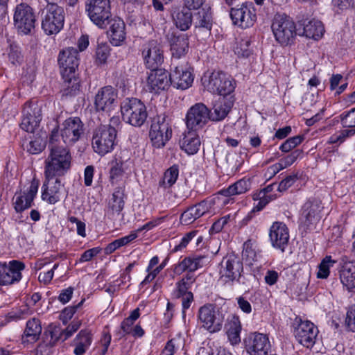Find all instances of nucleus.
I'll return each instance as SVG.
<instances>
[{"instance_id": "nucleus-1", "label": "nucleus", "mask_w": 355, "mask_h": 355, "mask_svg": "<svg viewBox=\"0 0 355 355\" xmlns=\"http://www.w3.org/2000/svg\"><path fill=\"white\" fill-rule=\"evenodd\" d=\"M48 149L49 154L44 162L45 177L64 175L71 168L72 157L69 149L61 144L58 130L51 131Z\"/></svg>"}, {"instance_id": "nucleus-2", "label": "nucleus", "mask_w": 355, "mask_h": 355, "mask_svg": "<svg viewBox=\"0 0 355 355\" xmlns=\"http://www.w3.org/2000/svg\"><path fill=\"white\" fill-rule=\"evenodd\" d=\"M202 84L208 92L223 96L230 95L235 89V80L222 71H207L201 78Z\"/></svg>"}, {"instance_id": "nucleus-3", "label": "nucleus", "mask_w": 355, "mask_h": 355, "mask_svg": "<svg viewBox=\"0 0 355 355\" xmlns=\"http://www.w3.org/2000/svg\"><path fill=\"white\" fill-rule=\"evenodd\" d=\"M123 120L132 126L140 127L147 119L146 105L136 98L124 99L121 104Z\"/></svg>"}, {"instance_id": "nucleus-4", "label": "nucleus", "mask_w": 355, "mask_h": 355, "mask_svg": "<svg viewBox=\"0 0 355 355\" xmlns=\"http://www.w3.org/2000/svg\"><path fill=\"white\" fill-rule=\"evenodd\" d=\"M116 137V129L110 125L97 128L93 135L92 146L96 153L103 155L114 148Z\"/></svg>"}, {"instance_id": "nucleus-5", "label": "nucleus", "mask_w": 355, "mask_h": 355, "mask_svg": "<svg viewBox=\"0 0 355 355\" xmlns=\"http://www.w3.org/2000/svg\"><path fill=\"white\" fill-rule=\"evenodd\" d=\"M171 135L172 130L167 116L165 114L154 116L149 131V137L153 146L157 148L164 147Z\"/></svg>"}, {"instance_id": "nucleus-6", "label": "nucleus", "mask_w": 355, "mask_h": 355, "mask_svg": "<svg viewBox=\"0 0 355 355\" xmlns=\"http://www.w3.org/2000/svg\"><path fill=\"white\" fill-rule=\"evenodd\" d=\"M243 270V263L234 254L224 257L219 264V278L224 283L239 282Z\"/></svg>"}, {"instance_id": "nucleus-7", "label": "nucleus", "mask_w": 355, "mask_h": 355, "mask_svg": "<svg viewBox=\"0 0 355 355\" xmlns=\"http://www.w3.org/2000/svg\"><path fill=\"white\" fill-rule=\"evenodd\" d=\"M85 130V125L80 118L69 117L60 125L59 137H61L65 145L72 146L84 136Z\"/></svg>"}, {"instance_id": "nucleus-8", "label": "nucleus", "mask_w": 355, "mask_h": 355, "mask_svg": "<svg viewBox=\"0 0 355 355\" xmlns=\"http://www.w3.org/2000/svg\"><path fill=\"white\" fill-rule=\"evenodd\" d=\"M198 318L202 327L211 333L220 331L224 320L219 310L211 304H205L200 308Z\"/></svg>"}, {"instance_id": "nucleus-9", "label": "nucleus", "mask_w": 355, "mask_h": 355, "mask_svg": "<svg viewBox=\"0 0 355 355\" xmlns=\"http://www.w3.org/2000/svg\"><path fill=\"white\" fill-rule=\"evenodd\" d=\"M294 334L297 340L306 348L312 347L316 340L318 329L317 327L309 320H302L301 318H295Z\"/></svg>"}, {"instance_id": "nucleus-10", "label": "nucleus", "mask_w": 355, "mask_h": 355, "mask_svg": "<svg viewBox=\"0 0 355 355\" xmlns=\"http://www.w3.org/2000/svg\"><path fill=\"white\" fill-rule=\"evenodd\" d=\"M210 110L202 103L191 106L186 115V125L188 130H199L210 120Z\"/></svg>"}, {"instance_id": "nucleus-11", "label": "nucleus", "mask_w": 355, "mask_h": 355, "mask_svg": "<svg viewBox=\"0 0 355 355\" xmlns=\"http://www.w3.org/2000/svg\"><path fill=\"white\" fill-rule=\"evenodd\" d=\"M58 61L63 77H69L70 83L79 64L78 51L73 47L63 49L59 53Z\"/></svg>"}, {"instance_id": "nucleus-12", "label": "nucleus", "mask_w": 355, "mask_h": 355, "mask_svg": "<svg viewBox=\"0 0 355 355\" xmlns=\"http://www.w3.org/2000/svg\"><path fill=\"white\" fill-rule=\"evenodd\" d=\"M173 64H175L173 63ZM191 67L187 62L175 64L174 69L170 73L171 84L177 89L184 90L190 87L193 82Z\"/></svg>"}, {"instance_id": "nucleus-13", "label": "nucleus", "mask_w": 355, "mask_h": 355, "mask_svg": "<svg viewBox=\"0 0 355 355\" xmlns=\"http://www.w3.org/2000/svg\"><path fill=\"white\" fill-rule=\"evenodd\" d=\"M24 268L25 264L18 260H12L8 263H0V284L6 286L19 282Z\"/></svg>"}, {"instance_id": "nucleus-14", "label": "nucleus", "mask_w": 355, "mask_h": 355, "mask_svg": "<svg viewBox=\"0 0 355 355\" xmlns=\"http://www.w3.org/2000/svg\"><path fill=\"white\" fill-rule=\"evenodd\" d=\"M141 54L146 67L150 69L158 68L164 61L162 47L155 40L145 43L142 46Z\"/></svg>"}, {"instance_id": "nucleus-15", "label": "nucleus", "mask_w": 355, "mask_h": 355, "mask_svg": "<svg viewBox=\"0 0 355 355\" xmlns=\"http://www.w3.org/2000/svg\"><path fill=\"white\" fill-rule=\"evenodd\" d=\"M245 348L250 355H267L270 343L266 334L254 333L244 339Z\"/></svg>"}, {"instance_id": "nucleus-16", "label": "nucleus", "mask_w": 355, "mask_h": 355, "mask_svg": "<svg viewBox=\"0 0 355 355\" xmlns=\"http://www.w3.org/2000/svg\"><path fill=\"white\" fill-rule=\"evenodd\" d=\"M42 120V108L37 104L26 103L23 109L20 126L28 132H33Z\"/></svg>"}, {"instance_id": "nucleus-17", "label": "nucleus", "mask_w": 355, "mask_h": 355, "mask_svg": "<svg viewBox=\"0 0 355 355\" xmlns=\"http://www.w3.org/2000/svg\"><path fill=\"white\" fill-rule=\"evenodd\" d=\"M110 0H87L86 10L93 22H104L111 16Z\"/></svg>"}, {"instance_id": "nucleus-18", "label": "nucleus", "mask_w": 355, "mask_h": 355, "mask_svg": "<svg viewBox=\"0 0 355 355\" xmlns=\"http://www.w3.org/2000/svg\"><path fill=\"white\" fill-rule=\"evenodd\" d=\"M38 181L33 180L25 190L17 191L13 197V204L17 212H21L32 206L33 200L37 193Z\"/></svg>"}, {"instance_id": "nucleus-19", "label": "nucleus", "mask_w": 355, "mask_h": 355, "mask_svg": "<svg viewBox=\"0 0 355 355\" xmlns=\"http://www.w3.org/2000/svg\"><path fill=\"white\" fill-rule=\"evenodd\" d=\"M117 94L111 86L98 90L95 96L94 105L97 111L110 112L116 106Z\"/></svg>"}, {"instance_id": "nucleus-20", "label": "nucleus", "mask_w": 355, "mask_h": 355, "mask_svg": "<svg viewBox=\"0 0 355 355\" xmlns=\"http://www.w3.org/2000/svg\"><path fill=\"white\" fill-rule=\"evenodd\" d=\"M269 238L272 247L284 252L289 241V231L282 222H274L270 228Z\"/></svg>"}, {"instance_id": "nucleus-21", "label": "nucleus", "mask_w": 355, "mask_h": 355, "mask_svg": "<svg viewBox=\"0 0 355 355\" xmlns=\"http://www.w3.org/2000/svg\"><path fill=\"white\" fill-rule=\"evenodd\" d=\"M171 84L170 74L163 69H151L147 79V88L150 92L159 93Z\"/></svg>"}, {"instance_id": "nucleus-22", "label": "nucleus", "mask_w": 355, "mask_h": 355, "mask_svg": "<svg viewBox=\"0 0 355 355\" xmlns=\"http://www.w3.org/2000/svg\"><path fill=\"white\" fill-rule=\"evenodd\" d=\"M60 327L55 325H50L45 331L42 341L36 349L37 355H51L54 350V347L60 340Z\"/></svg>"}, {"instance_id": "nucleus-23", "label": "nucleus", "mask_w": 355, "mask_h": 355, "mask_svg": "<svg viewBox=\"0 0 355 355\" xmlns=\"http://www.w3.org/2000/svg\"><path fill=\"white\" fill-rule=\"evenodd\" d=\"M271 28L276 40L282 45L291 44L299 32L297 24H272Z\"/></svg>"}, {"instance_id": "nucleus-24", "label": "nucleus", "mask_w": 355, "mask_h": 355, "mask_svg": "<svg viewBox=\"0 0 355 355\" xmlns=\"http://www.w3.org/2000/svg\"><path fill=\"white\" fill-rule=\"evenodd\" d=\"M321 209V202L315 198L309 199L302 206L300 216L301 223L306 227L314 224L319 220Z\"/></svg>"}, {"instance_id": "nucleus-25", "label": "nucleus", "mask_w": 355, "mask_h": 355, "mask_svg": "<svg viewBox=\"0 0 355 355\" xmlns=\"http://www.w3.org/2000/svg\"><path fill=\"white\" fill-rule=\"evenodd\" d=\"M62 187L63 186L59 179L46 177V181L42 186V200L51 205L55 204L60 200Z\"/></svg>"}, {"instance_id": "nucleus-26", "label": "nucleus", "mask_w": 355, "mask_h": 355, "mask_svg": "<svg viewBox=\"0 0 355 355\" xmlns=\"http://www.w3.org/2000/svg\"><path fill=\"white\" fill-rule=\"evenodd\" d=\"M207 261V257L202 255L185 257L175 266L173 271L178 275H180L186 270H188V272L192 273V272L203 267Z\"/></svg>"}, {"instance_id": "nucleus-27", "label": "nucleus", "mask_w": 355, "mask_h": 355, "mask_svg": "<svg viewBox=\"0 0 355 355\" xmlns=\"http://www.w3.org/2000/svg\"><path fill=\"white\" fill-rule=\"evenodd\" d=\"M341 261V283L349 291H353L355 289V261L347 260L346 257L342 258Z\"/></svg>"}, {"instance_id": "nucleus-28", "label": "nucleus", "mask_w": 355, "mask_h": 355, "mask_svg": "<svg viewBox=\"0 0 355 355\" xmlns=\"http://www.w3.org/2000/svg\"><path fill=\"white\" fill-rule=\"evenodd\" d=\"M179 144L181 149L188 155H194L199 150L201 141L197 130H188L182 134Z\"/></svg>"}, {"instance_id": "nucleus-29", "label": "nucleus", "mask_w": 355, "mask_h": 355, "mask_svg": "<svg viewBox=\"0 0 355 355\" xmlns=\"http://www.w3.org/2000/svg\"><path fill=\"white\" fill-rule=\"evenodd\" d=\"M234 105V101L232 97L225 98L220 97L216 101L211 110H210V120L213 121H220L223 120L228 114Z\"/></svg>"}, {"instance_id": "nucleus-30", "label": "nucleus", "mask_w": 355, "mask_h": 355, "mask_svg": "<svg viewBox=\"0 0 355 355\" xmlns=\"http://www.w3.org/2000/svg\"><path fill=\"white\" fill-rule=\"evenodd\" d=\"M209 208L210 203L208 201L202 200L184 211L181 215L180 221L186 225L191 224L196 219L208 212Z\"/></svg>"}, {"instance_id": "nucleus-31", "label": "nucleus", "mask_w": 355, "mask_h": 355, "mask_svg": "<svg viewBox=\"0 0 355 355\" xmlns=\"http://www.w3.org/2000/svg\"><path fill=\"white\" fill-rule=\"evenodd\" d=\"M230 17L233 22H249L257 20L254 8L245 3H243L239 8H232L230 10Z\"/></svg>"}, {"instance_id": "nucleus-32", "label": "nucleus", "mask_w": 355, "mask_h": 355, "mask_svg": "<svg viewBox=\"0 0 355 355\" xmlns=\"http://www.w3.org/2000/svg\"><path fill=\"white\" fill-rule=\"evenodd\" d=\"M49 4L42 12V22H64V9L53 2H48Z\"/></svg>"}, {"instance_id": "nucleus-33", "label": "nucleus", "mask_w": 355, "mask_h": 355, "mask_svg": "<svg viewBox=\"0 0 355 355\" xmlns=\"http://www.w3.org/2000/svg\"><path fill=\"white\" fill-rule=\"evenodd\" d=\"M92 342L91 331L88 329L81 330L73 340L75 355H83L89 349Z\"/></svg>"}, {"instance_id": "nucleus-34", "label": "nucleus", "mask_w": 355, "mask_h": 355, "mask_svg": "<svg viewBox=\"0 0 355 355\" xmlns=\"http://www.w3.org/2000/svg\"><path fill=\"white\" fill-rule=\"evenodd\" d=\"M188 37L184 35L174 37L171 43V51L173 59H180L189 51Z\"/></svg>"}, {"instance_id": "nucleus-35", "label": "nucleus", "mask_w": 355, "mask_h": 355, "mask_svg": "<svg viewBox=\"0 0 355 355\" xmlns=\"http://www.w3.org/2000/svg\"><path fill=\"white\" fill-rule=\"evenodd\" d=\"M226 328V334L230 343L232 345L239 343L241 342L240 334L242 328L239 318L236 315H232L227 320Z\"/></svg>"}, {"instance_id": "nucleus-36", "label": "nucleus", "mask_w": 355, "mask_h": 355, "mask_svg": "<svg viewBox=\"0 0 355 355\" xmlns=\"http://www.w3.org/2000/svg\"><path fill=\"white\" fill-rule=\"evenodd\" d=\"M297 25H298L299 35H304L315 40L322 37L324 32L323 24H297Z\"/></svg>"}, {"instance_id": "nucleus-37", "label": "nucleus", "mask_w": 355, "mask_h": 355, "mask_svg": "<svg viewBox=\"0 0 355 355\" xmlns=\"http://www.w3.org/2000/svg\"><path fill=\"white\" fill-rule=\"evenodd\" d=\"M42 333V326L39 320L32 318L27 321L22 339L24 342L34 343Z\"/></svg>"}, {"instance_id": "nucleus-38", "label": "nucleus", "mask_w": 355, "mask_h": 355, "mask_svg": "<svg viewBox=\"0 0 355 355\" xmlns=\"http://www.w3.org/2000/svg\"><path fill=\"white\" fill-rule=\"evenodd\" d=\"M35 16L31 7L26 3H20L15 8L14 22H35Z\"/></svg>"}, {"instance_id": "nucleus-39", "label": "nucleus", "mask_w": 355, "mask_h": 355, "mask_svg": "<svg viewBox=\"0 0 355 355\" xmlns=\"http://www.w3.org/2000/svg\"><path fill=\"white\" fill-rule=\"evenodd\" d=\"M250 186L251 183L250 180L243 178L230 185L228 188L221 190L220 194L225 197L240 195L248 191L250 189Z\"/></svg>"}, {"instance_id": "nucleus-40", "label": "nucleus", "mask_w": 355, "mask_h": 355, "mask_svg": "<svg viewBox=\"0 0 355 355\" xmlns=\"http://www.w3.org/2000/svg\"><path fill=\"white\" fill-rule=\"evenodd\" d=\"M110 42L119 46L125 39V24H112L107 32Z\"/></svg>"}, {"instance_id": "nucleus-41", "label": "nucleus", "mask_w": 355, "mask_h": 355, "mask_svg": "<svg viewBox=\"0 0 355 355\" xmlns=\"http://www.w3.org/2000/svg\"><path fill=\"white\" fill-rule=\"evenodd\" d=\"M139 309L137 308L133 310L131 312L130 315L127 318L122 321L120 327L121 329L116 333L120 338L131 333L132 329H133L132 325L135 320L139 318Z\"/></svg>"}, {"instance_id": "nucleus-42", "label": "nucleus", "mask_w": 355, "mask_h": 355, "mask_svg": "<svg viewBox=\"0 0 355 355\" xmlns=\"http://www.w3.org/2000/svg\"><path fill=\"white\" fill-rule=\"evenodd\" d=\"M179 175V168L177 165H173L168 168L159 182V187L164 189L171 187L177 181Z\"/></svg>"}, {"instance_id": "nucleus-43", "label": "nucleus", "mask_w": 355, "mask_h": 355, "mask_svg": "<svg viewBox=\"0 0 355 355\" xmlns=\"http://www.w3.org/2000/svg\"><path fill=\"white\" fill-rule=\"evenodd\" d=\"M243 161L236 153H229L225 157L224 169L227 175L233 174L238 171Z\"/></svg>"}, {"instance_id": "nucleus-44", "label": "nucleus", "mask_w": 355, "mask_h": 355, "mask_svg": "<svg viewBox=\"0 0 355 355\" xmlns=\"http://www.w3.org/2000/svg\"><path fill=\"white\" fill-rule=\"evenodd\" d=\"M192 7L184 6L173 9L172 17L175 22H192Z\"/></svg>"}, {"instance_id": "nucleus-45", "label": "nucleus", "mask_w": 355, "mask_h": 355, "mask_svg": "<svg viewBox=\"0 0 355 355\" xmlns=\"http://www.w3.org/2000/svg\"><path fill=\"white\" fill-rule=\"evenodd\" d=\"M124 191L122 188H116L112 194L110 207L112 211L119 214L124 207Z\"/></svg>"}, {"instance_id": "nucleus-46", "label": "nucleus", "mask_w": 355, "mask_h": 355, "mask_svg": "<svg viewBox=\"0 0 355 355\" xmlns=\"http://www.w3.org/2000/svg\"><path fill=\"white\" fill-rule=\"evenodd\" d=\"M336 263V260L332 259L331 256H326L318 266L317 277L320 279H327L329 275V269Z\"/></svg>"}, {"instance_id": "nucleus-47", "label": "nucleus", "mask_w": 355, "mask_h": 355, "mask_svg": "<svg viewBox=\"0 0 355 355\" xmlns=\"http://www.w3.org/2000/svg\"><path fill=\"white\" fill-rule=\"evenodd\" d=\"M193 10L192 22H210L212 21V12L210 8Z\"/></svg>"}, {"instance_id": "nucleus-48", "label": "nucleus", "mask_w": 355, "mask_h": 355, "mask_svg": "<svg viewBox=\"0 0 355 355\" xmlns=\"http://www.w3.org/2000/svg\"><path fill=\"white\" fill-rule=\"evenodd\" d=\"M266 15V20H271L272 22H293V18L282 10L275 12L272 8H268Z\"/></svg>"}, {"instance_id": "nucleus-49", "label": "nucleus", "mask_w": 355, "mask_h": 355, "mask_svg": "<svg viewBox=\"0 0 355 355\" xmlns=\"http://www.w3.org/2000/svg\"><path fill=\"white\" fill-rule=\"evenodd\" d=\"M81 320H73L64 329H62L60 327V340L64 341L70 338L81 326Z\"/></svg>"}, {"instance_id": "nucleus-50", "label": "nucleus", "mask_w": 355, "mask_h": 355, "mask_svg": "<svg viewBox=\"0 0 355 355\" xmlns=\"http://www.w3.org/2000/svg\"><path fill=\"white\" fill-rule=\"evenodd\" d=\"M355 135L354 128L344 129L338 132L331 135L329 138V142L331 144H341L347 138Z\"/></svg>"}, {"instance_id": "nucleus-51", "label": "nucleus", "mask_w": 355, "mask_h": 355, "mask_svg": "<svg viewBox=\"0 0 355 355\" xmlns=\"http://www.w3.org/2000/svg\"><path fill=\"white\" fill-rule=\"evenodd\" d=\"M340 119L343 127L355 129V107L342 113Z\"/></svg>"}, {"instance_id": "nucleus-52", "label": "nucleus", "mask_w": 355, "mask_h": 355, "mask_svg": "<svg viewBox=\"0 0 355 355\" xmlns=\"http://www.w3.org/2000/svg\"><path fill=\"white\" fill-rule=\"evenodd\" d=\"M110 49L106 44H98L96 51V62L98 64H105L110 55Z\"/></svg>"}, {"instance_id": "nucleus-53", "label": "nucleus", "mask_w": 355, "mask_h": 355, "mask_svg": "<svg viewBox=\"0 0 355 355\" xmlns=\"http://www.w3.org/2000/svg\"><path fill=\"white\" fill-rule=\"evenodd\" d=\"M250 41L248 40H241L237 42L234 51L235 54L239 57L248 58L251 54V51L249 48Z\"/></svg>"}, {"instance_id": "nucleus-54", "label": "nucleus", "mask_w": 355, "mask_h": 355, "mask_svg": "<svg viewBox=\"0 0 355 355\" xmlns=\"http://www.w3.org/2000/svg\"><path fill=\"white\" fill-rule=\"evenodd\" d=\"M84 301L85 300H82L76 305L67 306L62 310L60 315V319L64 324H67V322L72 318L77 309L82 306Z\"/></svg>"}, {"instance_id": "nucleus-55", "label": "nucleus", "mask_w": 355, "mask_h": 355, "mask_svg": "<svg viewBox=\"0 0 355 355\" xmlns=\"http://www.w3.org/2000/svg\"><path fill=\"white\" fill-rule=\"evenodd\" d=\"M46 145L45 141L41 137H36L29 141L27 150L31 154H38L43 150Z\"/></svg>"}, {"instance_id": "nucleus-56", "label": "nucleus", "mask_w": 355, "mask_h": 355, "mask_svg": "<svg viewBox=\"0 0 355 355\" xmlns=\"http://www.w3.org/2000/svg\"><path fill=\"white\" fill-rule=\"evenodd\" d=\"M243 257L252 263L257 257L256 251L253 246L252 240L249 239L243 243V250L242 252Z\"/></svg>"}, {"instance_id": "nucleus-57", "label": "nucleus", "mask_w": 355, "mask_h": 355, "mask_svg": "<svg viewBox=\"0 0 355 355\" xmlns=\"http://www.w3.org/2000/svg\"><path fill=\"white\" fill-rule=\"evenodd\" d=\"M303 137L301 135L295 136L288 139L279 147V149L284 153L291 151L303 141Z\"/></svg>"}, {"instance_id": "nucleus-58", "label": "nucleus", "mask_w": 355, "mask_h": 355, "mask_svg": "<svg viewBox=\"0 0 355 355\" xmlns=\"http://www.w3.org/2000/svg\"><path fill=\"white\" fill-rule=\"evenodd\" d=\"M345 324L349 331L355 332V305L349 307L346 313Z\"/></svg>"}, {"instance_id": "nucleus-59", "label": "nucleus", "mask_w": 355, "mask_h": 355, "mask_svg": "<svg viewBox=\"0 0 355 355\" xmlns=\"http://www.w3.org/2000/svg\"><path fill=\"white\" fill-rule=\"evenodd\" d=\"M302 151L300 150H295L293 151L291 154L287 155L286 157L281 159L279 162L281 163L282 167L284 168H287L288 166L292 165L298 157L301 155Z\"/></svg>"}, {"instance_id": "nucleus-60", "label": "nucleus", "mask_w": 355, "mask_h": 355, "mask_svg": "<svg viewBox=\"0 0 355 355\" xmlns=\"http://www.w3.org/2000/svg\"><path fill=\"white\" fill-rule=\"evenodd\" d=\"M197 231H191L187 233L181 239L180 243L175 245L173 248V252H178L187 247L189 243L196 236Z\"/></svg>"}, {"instance_id": "nucleus-61", "label": "nucleus", "mask_w": 355, "mask_h": 355, "mask_svg": "<svg viewBox=\"0 0 355 355\" xmlns=\"http://www.w3.org/2000/svg\"><path fill=\"white\" fill-rule=\"evenodd\" d=\"M297 180V177L296 175H288L284 180H282L277 187V190L279 192H283L286 191L288 188H290Z\"/></svg>"}, {"instance_id": "nucleus-62", "label": "nucleus", "mask_w": 355, "mask_h": 355, "mask_svg": "<svg viewBox=\"0 0 355 355\" xmlns=\"http://www.w3.org/2000/svg\"><path fill=\"white\" fill-rule=\"evenodd\" d=\"M112 167L110 168V179L112 180H114L119 178V176L122 175L123 173V162L120 161H115L112 162Z\"/></svg>"}, {"instance_id": "nucleus-63", "label": "nucleus", "mask_w": 355, "mask_h": 355, "mask_svg": "<svg viewBox=\"0 0 355 355\" xmlns=\"http://www.w3.org/2000/svg\"><path fill=\"white\" fill-rule=\"evenodd\" d=\"M259 201L252 209V211H259L263 209L267 204H268L270 201L273 200L276 198V196L274 195L270 196H264L261 195L259 196Z\"/></svg>"}, {"instance_id": "nucleus-64", "label": "nucleus", "mask_w": 355, "mask_h": 355, "mask_svg": "<svg viewBox=\"0 0 355 355\" xmlns=\"http://www.w3.org/2000/svg\"><path fill=\"white\" fill-rule=\"evenodd\" d=\"M44 33L48 35L57 34L63 28V24H41Z\"/></svg>"}]
</instances>
